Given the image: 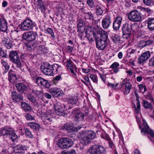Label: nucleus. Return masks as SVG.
<instances>
[{
    "label": "nucleus",
    "instance_id": "f257e3e1",
    "mask_svg": "<svg viewBox=\"0 0 154 154\" xmlns=\"http://www.w3.org/2000/svg\"><path fill=\"white\" fill-rule=\"evenodd\" d=\"M92 34L94 38L95 39L97 48L99 50H103L107 45L108 37L106 34H104L100 38L99 36H97L96 33L93 32Z\"/></svg>",
    "mask_w": 154,
    "mask_h": 154
},
{
    "label": "nucleus",
    "instance_id": "f03ea898",
    "mask_svg": "<svg viewBox=\"0 0 154 154\" xmlns=\"http://www.w3.org/2000/svg\"><path fill=\"white\" fill-rule=\"evenodd\" d=\"M89 154H105L106 152L105 148L99 144L91 145L88 150Z\"/></svg>",
    "mask_w": 154,
    "mask_h": 154
},
{
    "label": "nucleus",
    "instance_id": "7ed1b4c3",
    "mask_svg": "<svg viewBox=\"0 0 154 154\" xmlns=\"http://www.w3.org/2000/svg\"><path fill=\"white\" fill-rule=\"evenodd\" d=\"M128 16L129 20L132 22H140L141 20V14L137 10L132 11L128 14Z\"/></svg>",
    "mask_w": 154,
    "mask_h": 154
},
{
    "label": "nucleus",
    "instance_id": "20e7f679",
    "mask_svg": "<svg viewBox=\"0 0 154 154\" xmlns=\"http://www.w3.org/2000/svg\"><path fill=\"white\" fill-rule=\"evenodd\" d=\"M33 26L32 21L29 19H26L21 23L20 29L23 31L31 30Z\"/></svg>",
    "mask_w": 154,
    "mask_h": 154
},
{
    "label": "nucleus",
    "instance_id": "39448f33",
    "mask_svg": "<svg viewBox=\"0 0 154 154\" xmlns=\"http://www.w3.org/2000/svg\"><path fill=\"white\" fill-rule=\"evenodd\" d=\"M9 57L10 60L16 64L17 67H20L21 63L18 53L16 51H12L10 52Z\"/></svg>",
    "mask_w": 154,
    "mask_h": 154
},
{
    "label": "nucleus",
    "instance_id": "423d86ee",
    "mask_svg": "<svg viewBox=\"0 0 154 154\" xmlns=\"http://www.w3.org/2000/svg\"><path fill=\"white\" fill-rule=\"evenodd\" d=\"M77 137L83 145H86L89 144L92 139L95 138L96 135H78Z\"/></svg>",
    "mask_w": 154,
    "mask_h": 154
},
{
    "label": "nucleus",
    "instance_id": "0eeeda50",
    "mask_svg": "<svg viewBox=\"0 0 154 154\" xmlns=\"http://www.w3.org/2000/svg\"><path fill=\"white\" fill-rule=\"evenodd\" d=\"M52 66L51 65L47 64L44 66H41V69L45 74L48 75H52L53 74V69Z\"/></svg>",
    "mask_w": 154,
    "mask_h": 154
},
{
    "label": "nucleus",
    "instance_id": "6e6552de",
    "mask_svg": "<svg viewBox=\"0 0 154 154\" xmlns=\"http://www.w3.org/2000/svg\"><path fill=\"white\" fill-rule=\"evenodd\" d=\"M35 82L38 85L45 88H48L50 85L48 81L41 77H37Z\"/></svg>",
    "mask_w": 154,
    "mask_h": 154
},
{
    "label": "nucleus",
    "instance_id": "1a4fd4ad",
    "mask_svg": "<svg viewBox=\"0 0 154 154\" xmlns=\"http://www.w3.org/2000/svg\"><path fill=\"white\" fill-rule=\"evenodd\" d=\"M37 34L32 31H29L24 33L22 35L23 38L28 41L34 40L36 38Z\"/></svg>",
    "mask_w": 154,
    "mask_h": 154
},
{
    "label": "nucleus",
    "instance_id": "9d476101",
    "mask_svg": "<svg viewBox=\"0 0 154 154\" xmlns=\"http://www.w3.org/2000/svg\"><path fill=\"white\" fill-rule=\"evenodd\" d=\"M0 134L2 135H15L13 128L8 126L3 127L0 129Z\"/></svg>",
    "mask_w": 154,
    "mask_h": 154
},
{
    "label": "nucleus",
    "instance_id": "9b49d317",
    "mask_svg": "<svg viewBox=\"0 0 154 154\" xmlns=\"http://www.w3.org/2000/svg\"><path fill=\"white\" fill-rule=\"evenodd\" d=\"M49 92L52 95L56 97L62 96L63 95V91L60 88L52 87L49 90Z\"/></svg>",
    "mask_w": 154,
    "mask_h": 154
},
{
    "label": "nucleus",
    "instance_id": "f8f14e48",
    "mask_svg": "<svg viewBox=\"0 0 154 154\" xmlns=\"http://www.w3.org/2000/svg\"><path fill=\"white\" fill-rule=\"evenodd\" d=\"M150 55L149 51L145 52L138 58V63L140 64H143L145 61L148 59L150 57Z\"/></svg>",
    "mask_w": 154,
    "mask_h": 154
},
{
    "label": "nucleus",
    "instance_id": "ddd939ff",
    "mask_svg": "<svg viewBox=\"0 0 154 154\" xmlns=\"http://www.w3.org/2000/svg\"><path fill=\"white\" fill-rule=\"evenodd\" d=\"M143 128H142L140 125L139 126V128L141 130V132L149 135H154V131L149 128L146 122H143Z\"/></svg>",
    "mask_w": 154,
    "mask_h": 154
},
{
    "label": "nucleus",
    "instance_id": "4468645a",
    "mask_svg": "<svg viewBox=\"0 0 154 154\" xmlns=\"http://www.w3.org/2000/svg\"><path fill=\"white\" fill-rule=\"evenodd\" d=\"M16 87L18 91L21 93L26 94V92L28 90V88L26 84L23 83H19L16 84Z\"/></svg>",
    "mask_w": 154,
    "mask_h": 154
},
{
    "label": "nucleus",
    "instance_id": "2eb2a0df",
    "mask_svg": "<svg viewBox=\"0 0 154 154\" xmlns=\"http://www.w3.org/2000/svg\"><path fill=\"white\" fill-rule=\"evenodd\" d=\"M55 112L56 115L63 116H67V114L65 112L64 109L61 105H57L54 106Z\"/></svg>",
    "mask_w": 154,
    "mask_h": 154
},
{
    "label": "nucleus",
    "instance_id": "dca6fc26",
    "mask_svg": "<svg viewBox=\"0 0 154 154\" xmlns=\"http://www.w3.org/2000/svg\"><path fill=\"white\" fill-rule=\"evenodd\" d=\"M62 129L65 130L69 132H76L78 129L77 128L74 127V125L72 123H67L63 126Z\"/></svg>",
    "mask_w": 154,
    "mask_h": 154
},
{
    "label": "nucleus",
    "instance_id": "f3484780",
    "mask_svg": "<svg viewBox=\"0 0 154 154\" xmlns=\"http://www.w3.org/2000/svg\"><path fill=\"white\" fill-rule=\"evenodd\" d=\"M8 29L7 22L2 16H0V31L6 32Z\"/></svg>",
    "mask_w": 154,
    "mask_h": 154
},
{
    "label": "nucleus",
    "instance_id": "a211bd4d",
    "mask_svg": "<svg viewBox=\"0 0 154 154\" xmlns=\"http://www.w3.org/2000/svg\"><path fill=\"white\" fill-rule=\"evenodd\" d=\"M122 19L120 16H117L113 23V28L115 30H118L122 23Z\"/></svg>",
    "mask_w": 154,
    "mask_h": 154
},
{
    "label": "nucleus",
    "instance_id": "6ab92c4d",
    "mask_svg": "<svg viewBox=\"0 0 154 154\" xmlns=\"http://www.w3.org/2000/svg\"><path fill=\"white\" fill-rule=\"evenodd\" d=\"M65 64L68 70L70 71L74 75H76L74 70L75 69L76 70L77 67L75 65L73 64V62L71 60H68L66 62Z\"/></svg>",
    "mask_w": 154,
    "mask_h": 154
},
{
    "label": "nucleus",
    "instance_id": "aec40b11",
    "mask_svg": "<svg viewBox=\"0 0 154 154\" xmlns=\"http://www.w3.org/2000/svg\"><path fill=\"white\" fill-rule=\"evenodd\" d=\"M11 97L14 101L18 103L23 100V97L22 95L17 93L16 91L11 92Z\"/></svg>",
    "mask_w": 154,
    "mask_h": 154
},
{
    "label": "nucleus",
    "instance_id": "412c9836",
    "mask_svg": "<svg viewBox=\"0 0 154 154\" xmlns=\"http://www.w3.org/2000/svg\"><path fill=\"white\" fill-rule=\"evenodd\" d=\"M111 17L108 16L104 18L102 21V25L103 28L104 29H107L108 28L111 23Z\"/></svg>",
    "mask_w": 154,
    "mask_h": 154
},
{
    "label": "nucleus",
    "instance_id": "4be33fe9",
    "mask_svg": "<svg viewBox=\"0 0 154 154\" xmlns=\"http://www.w3.org/2000/svg\"><path fill=\"white\" fill-rule=\"evenodd\" d=\"M72 113L75 114V119L77 121L83 120L84 115V114L79 112L77 109L75 108L73 109Z\"/></svg>",
    "mask_w": 154,
    "mask_h": 154
},
{
    "label": "nucleus",
    "instance_id": "5701e85b",
    "mask_svg": "<svg viewBox=\"0 0 154 154\" xmlns=\"http://www.w3.org/2000/svg\"><path fill=\"white\" fill-rule=\"evenodd\" d=\"M153 42V41L150 38L146 40H143L139 41L138 45L139 48H143L151 45Z\"/></svg>",
    "mask_w": 154,
    "mask_h": 154
},
{
    "label": "nucleus",
    "instance_id": "b1692460",
    "mask_svg": "<svg viewBox=\"0 0 154 154\" xmlns=\"http://www.w3.org/2000/svg\"><path fill=\"white\" fill-rule=\"evenodd\" d=\"M32 92L39 99H42L43 98L44 93L43 90L39 89L38 87H34L32 89Z\"/></svg>",
    "mask_w": 154,
    "mask_h": 154
},
{
    "label": "nucleus",
    "instance_id": "393cba45",
    "mask_svg": "<svg viewBox=\"0 0 154 154\" xmlns=\"http://www.w3.org/2000/svg\"><path fill=\"white\" fill-rule=\"evenodd\" d=\"M59 147L62 149L67 148V138H62L60 139L58 142Z\"/></svg>",
    "mask_w": 154,
    "mask_h": 154
},
{
    "label": "nucleus",
    "instance_id": "a878e982",
    "mask_svg": "<svg viewBox=\"0 0 154 154\" xmlns=\"http://www.w3.org/2000/svg\"><path fill=\"white\" fill-rule=\"evenodd\" d=\"M8 77L9 82L13 83L16 82L17 79L16 75L11 70L8 72Z\"/></svg>",
    "mask_w": 154,
    "mask_h": 154
},
{
    "label": "nucleus",
    "instance_id": "bb28decb",
    "mask_svg": "<svg viewBox=\"0 0 154 154\" xmlns=\"http://www.w3.org/2000/svg\"><path fill=\"white\" fill-rule=\"evenodd\" d=\"M131 26L128 23H125L123 25L122 30L123 33H131Z\"/></svg>",
    "mask_w": 154,
    "mask_h": 154
},
{
    "label": "nucleus",
    "instance_id": "cd10ccee",
    "mask_svg": "<svg viewBox=\"0 0 154 154\" xmlns=\"http://www.w3.org/2000/svg\"><path fill=\"white\" fill-rule=\"evenodd\" d=\"M38 5L37 8L41 11L42 13H44L45 11V6L42 0H38Z\"/></svg>",
    "mask_w": 154,
    "mask_h": 154
},
{
    "label": "nucleus",
    "instance_id": "c85d7f7f",
    "mask_svg": "<svg viewBox=\"0 0 154 154\" xmlns=\"http://www.w3.org/2000/svg\"><path fill=\"white\" fill-rule=\"evenodd\" d=\"M26 94L27 99L30 102L33 103H38V102H37L36 97L35 96L30 93H26Z\"/></svg>",
    "mask_w": 154,
    "mask_h": 154
},
{
    "label": "nucleus",
    "instance_id": "c756f323",
    "mask_svg": "<svg viewBox=\"0 0 154 154\" xmlns=\"http://www.w3.org/2000/svg\"><path fill=\"white\" fill-rule=\"evenodd\" d=\"M147 26L150 31H154V18H150L148 20Z\"/></svg>",
    "mask_w": 154,
    "mask_h": 154
},
{
    "label": "nucleus",
    "instance_id": "7c9ffc66",
    "mask_svg": "<svg viewBox=\"0 0 154 154\" xmlns=\"http://www.w3.org/2000/svg\"><path fill=\"white\" fill-rule=\"evenodd\" d=\"M95 11L97 15H102L103 13V10L102 5L100 4L97 5L96 6Z\"/></svg>",
    "mask_w": 154,
    "mask_h": 154
},
{
    "label": "nucleus",
    "instance_id": "2f4dec72",
    "mask_svg": "<svg viewBox=\"0 0 154 154\" xmlns=\"http://www.w3.org/2000/svg\"><path fill=\"white\" fill-rule=\"evenodd\" d=\"M111 38L112 42L115 44L119 43L121 41L120 37L118 34H114L111 37Z\"/></svg>",
    "mask_w": 154,
    "mask_h": 154
},
{
    "label": "nucleus",
    "instance_id": "473e14b6",
    "mask_svg": "<svg viewBox=\"0 0 154 154\" xmlns=\"http://www.w3.org/2000/svg\"><path fill=\"white\" fill-rule=\"evenodd\" d=\"M78 31L82 33L84 31V29H82V28L83 27V20L82 19H79L78 20Z\"/></svg>",
    "mask_w": 154,
    "mask_h": 154
},
{
    "label": "nucleus",
    "instance_id": "72a5a7b5",
    "mask_svg": "<svg viewBox=\"0 0 154 154\" xmlns=\"http://www.w3.org/2000/svg\"><path fill=\"white\" fill-rule=\"evenodd\" d=\"M132 84L130 82H127L125 84V90L124 93V94H128L132 87Z\"/></svg>",
    "mask_w": 154,
    "mask_h": 154
},
{
    "label": "nucleus",
    "instance_id": "f704fd0d",
    "mask_svg": "<svg viewBox=\"0 0 154 154\" xmlns=\"http://www.w3.org/2000/svg\"><path fill=\"white\" fill-rule=\"evenodd\" d=\"M21 107L26 112L30 110L31 107L29 105L24 102H22L21 103Z\"/></svg>",
    "mask_w": 154,
    "mask_h": 154
},
{
    "label": "nucleus",
    "instance_id": "c9c22d12",
    "mask_svg": "<svg viewBox=\"0 0 154 154\" xmlns=\"http://www.w3.org/2000/svg\"><path fill=\"white\" fill-rule=\"evenodd\" d=\"M28 125L33 129H38L40 126L39 124L35 122H30L27 123Z\"/></svg>",
    "mask_w": 154,
    "mask_h": 154
},
{
    "label": "nucleus",
    "instance_id": "e433bc0d",
    "mask_svg": "<svg viewBox=\"0 0 154 154\" xmlns=\"http://www.w3.org/2000/svg\"><path fill=\"white\" fill-rule=\"evenodd\" d=\"M143 104L144 107L146 109H152L153 106L151 103H148V101L146 100L143 101Z\"/></svg>",
    "mask_w": 154,
    "mask_h": 154
},
{
    "label": "nucleus",
    "instance_id": "4c0bfd02",
    "mask_svg": "<svg viewBox=\"0 0 154 154\" xmlns=\"http://www.w3.org/2000/svg\"><path fill=\"white\" fill-rule=\"evenodd\" d=\"M43 121L44 122L45 124H51V122H52V120L51 117L47 116H43L42 118Z\"/></svg>",
    "mask_w": 154,
    "mask_h": 154
},
{
    "label": "nucleus",
    "instance_id": "58836bf2",
    "mask_svg": "<svg viewBox=\"0 0 154 154\" xmlns=\"http://www.w3.org/2000/svg\"><path fill=\"white\" fill-rule=\"evenodd\" d=\"M85 66H86L87 67H88V65L86 63H84L81 65L82 71L85 73H88L90 71V69L88 68H85Z\"/></svg>",
    "mask_w": 154,
    "mask_h": 154
},
{
    "label": "nucleus",
    "instance_id": "ea45409f",
    "mask_svg": "<svg viewBox=\"0 0 154 154\" xmlns=\"http://www.w3.org/2000/svg\"><path fill=\"white\" fill-rule=\"evenodd\" d=\"M38 51L39 54H44L48 52V50L44 46L39 45L38 49Z\"/></svg>",
    "mask_w": 154,
    "mask_h": 154
},
{
    "label": "nucleus",
    "instance_id": "a19ab883",
    "mask_svg": "<svg viewBox=\"0 0 154 154\" xmlns=\"http://www.w3.org/2000/svg\"><path fill=\"white\" fill-rule=\"evenodd\" d=\"M95 32H94V33H96V35H97V36H98V35H100V38L101 37V36L104 35L103 34L104 32V31L101 28H98L96 29L95 30Z\"/></svg>",
    "mask_w": 154,
    "mask_h": 154
},
{
    "label": "nucleus",
    "instance_id": "79ce46f5",
    "mask_svg": "<svg viewBox=\"0 0 154 154\" xmlns=\"http://www.w3.org/2000/svg\"><path fill=\"white\" fill-rule=\"evenodd\" d=\"M85 17L86 19L93 20L94 17L93 14L91 12H88L85 13Z\"/></svg>",
    "mask_w": 154,
    "mask_h": 154
},
{
    "label": "nucleus",
    "instance_id": "37998d69",
    "mask_svg": "<svg viewBox=\"0 0 154 154\" xmlns=\"http://www.w3.org/2000/svg\"><path fill=\"white\" fill-rule=\"evenodd\" d=\"M138 86L139 89L142 93H143L147 91V89L145 85L143 84H140L138 85Z\"/></svg>",
    "mask_w": 154,
    "mask_h": 154
},
{
    "label": "nucleus",
    "instance_id": "c03bdc74",
    "mask_svg": "<svg viewBox=\"0 0 154 154\" xmlns=\"http://www.w3.org/2000/svg\"><path fill=\"white\" fill-rule=\"evenodd\" d=\"M26 49L29 51H32L35 48V44H28L26 45Z\"/></svg>",
    "mask_w": 154,
    "mask_h": 154
},
{
    "label": "nucleus",
    "instance_id": "a18cd8bd",
    "mask_svg": "<svg viewBox=\"0 0 154 154\" xmlns=\"http://www.w3.org/2000/svg\"><path fill=\"white\" fill-rule=\"evenodd\" d=\"M11 37L13 39H15L16 38L18 37V31L15 30L12 31L11 33Z\"/></svg>",
    "mask_w": 154,
    "mask_h": 154
},
{
    "label": "nucleus",
    "instance_id": "49530a36",
    "mask_svg": "<svg viewBox=\"0 0 154 154\" xmlns=\"http://www.w3.org/2000/svg\"><path fill=\"white\" fill-rule=\"evenodd\" d=\"M1 63L4 67L5 69L9 70L10 66L6 61L2 60H1Z\"/></svg>",
    "mask_w": 154,
    "mask_h": 154
},
{
    "label": "nucleus",
    "instance_id": "de8ad7c7",
    "mask_svg": "<svg viewBox=\"0 0 154 154\" xmlns=\"http://www.w3.org/2000/svg\"><path fill=\"white\" fill-rule=\"evenodd\" d=\"M62 154H76L75 150L74 149H71L67 151H63L61 152Z\"/></svg>",
    "mask_w": 154,
    "mask_h": 154
},
{
    "label": "nucleus",
    "instance_id": "09e8293b",
    "mask_svg": "<svg viewBox=\"0 0 154 154\" xmlns=\"http://www.w3.org/2000/svg\"><path fill=\"white\" fill-rule=\"evenodd\" d=\"M144 96L146 99L150 100L152 102L153 101V97L151 96V94L150 93L148 92Z\"/></svg>",
    "mask_w": 154,
    "mask_h": 154
},
{
    "label": "nucleus",
    "instance_id": "8fccbe9b",
    "mask_svg": "<svg viewBox=\"0 0 154 154\" xmlns=\"http://www.w3.org/2000/svg\"><path fill=\"white\" fill-rule=\"evenodd\" d=\"M77 98L72 97L68 98V102L69 103L74 104L77 102Z\"/></svg>",
    "mask_w": 154,
    "mask_h": 154
},
{
    "label": "nucleus",
    "instance_id": "3c124183",
    "mask_svg": "<svg viewBox=\"0 0 154 154\" xmlns=\"http://www.w3.org/2000/svg\"><path fill=\"white\" fill-rule=\"evenodd\" d=\"M143 2L144 4L147 6L151 5L153 3L152 0H143Z\"/></svg>",
    "mask_w": 154,
    "mask_h": 154
},
{
    "label": "nucleus",
    "instance_id": "603ef678",
    "mask_svg": "<svg viewBox=\"0 0 154 154\" xmlns=\"http://www.w3.org/2000/svg\"><path fill=\"white\" fill-rule=\"evenodd\" d=\"M140 103L139 100H138L137 101V107L135 106V109L136 110V112L137 113H138L140 111Z\"/></svg>",
    "mask_w": 154,
    "mask_h": 154
},
{
    "label": "nucleus",
    "instance_id": "864d4df0",
    "mask_svg": "<svg viewBox=\"0 0 154 154\" xmlns=\"http://www.w3.org/2000/svg\"><path fill=\"white\" fill-rule=\"evenodd\" d=\"M67 148H69L72 146L73 144V142L71 139L70 138H67Z\"/></svg>",
    "mask_w": 154,
    "mask_h": 154
},
{
    "label": "nucleus",
    "instance_id": "5fc2aeb1",
    "mask_svg": "<svg viewBox=\"0 0 154 154\" xmlns=\"http://www.w3.org/2000/svg\"><path fill=\"white\" fill-rule=\"evenodd\" d=\"M20 67V68L21 70L23 71L26 72L27 70L29 71V69L28 68V66L25 64H23L22 65L21 64V65Z\"/></svg>",
    "mask_w": 154,
    "mask_h": 154
},
{
    "label": "nucleus",
    "instance_id": "6e6d98bb",
    "mask_svg": "<svg viewBox=\"0 0 154 154\" xmlns=\"http://www.w3.org/2000/svg\"><path fill=\"white\" fill-rule=\"evenodd\" d=\"M131 35V33H123L122 37L123 38L125 39L126 40H129L130 38Z\"/></svg>",
    "mask_w": 154,
    "mask_h": 154
},
{
    "label": "nucleus",
    "instance_id": "4d7b16f0",
    "mask_svg": "<svg viewBox=\"0 0 154 154\" xmlns=\"http://www.w3.org/2000/svg\"><path fill=\"white\" fill-rule=\"evenodd\" d=\"M148 65L149 67H154V57L149 60Z\"/></svg>",
    "mask_w": 154,
    "mask_h": 154
},
{
    "label": "nucleus",
    "instance_id": "13d9d810",
    "mask_svg": "<svg viewBox=\"0 0 154 154\" xmlns=\"http://www.w3.org/2000/svg\"><path fill=\"white\" fill-rule=\"evenodd\" d=\"M52 66H53V71H54V72H57L59 68H61L60 66L59 65L56 64L52 65Z\"/></svg>",
    "mask_w": 154,
    "mask_h": 154
},
{
    "label": "nucleus",
    "instance_id": "bf43d9fd",
    "mask_svg": "<svg viewBox=\"0 0 154 154\" xmlns=\"http://www.w3.org/2000/svg\"><path fill=\"white\" fill-rule=\"evenodd\" d=\"M0 56L5 58L7 56L6 53L3 50L2 48H0Z\"/></svg>",
    "mask_w": 154,
    "mask_h": 154
},
{
    "label": "nucleus",
    "instance_id": "052dcab7",
    "mask_svg": "<svg viewBox=\"0 0 154 154\" xmlns=\"http://www.w3.org/2000/svg\"><path fill=\"white\" fill-rule=\"evenodd\" d=\"M45 30L48 33L51 35V37L53 38L54 37V33L51 29V28H47Z\"/></svg>",
    "mask_w": 154,
    "mask_h": 154
},
{
    "label": "nucleus",
    "instance_id": "680f3d73",
    "mask_svg": "<svg viewBox=\"0 0 154 154\" xmlns=\"http://www.w3.org/2000/svg\"><path fill=\"white\" fill-rule=\"evenodd\" d=\"M90 78L94 82L97 83L98 81L97 77L95 75L93 74L91 75Z\"/></svg>",
    "mask_w": 154,
    "mask_h": 154
},
{
    "label": "nucleus",
    "instance_id": "e2e57ef3",
    "mask_svg": "<svg viewBox=\"0 0 154 154\" xmlns=\"http://www.w3.org/2000/svg\"><path fill=\"white\" fill-rule=\"evenodd\" d=\"M140 9L141 11L145 12L147 13L150 12L151 11V10L148 8H145L142 7H140Z\"/></svg>",
    "mask_w": 154,
    "mask_h": 154
},
{
    "label": "nucleus",
    "instance_id": "0e129e2a",
    "mask_svg": "<svg viewBox=\"0 0 154 154\" xmlns=\"http://www.w3.org/2000/svg\"><path fill=\"white\" fill-rule=\"evenodd\" d=\"M93 132L91 131H82L80 135H93Z\"/></svg>",
    "mask_w": 154,
    "mask_h": 154
},
{
    "label": "nucleus",
    "instance_id": "69168bd1",
    "mask_svg": "<svg viewBox=\"0 0 154 154\" xmlns=\"http://www.w3.org/2000/svg\"><path fill=\"white\" fill-rule=\"evenodd\" d=\"M87 3L90 8H92L94 7V3L93 0H88Z\"/></svg>",
    "mask_w": 154,
    "mask_h": 154
},
{
    "label": "nucleus",
    "instance_id": "338daca9",
    "mask_svg": "<svg viewBox=\"0 0 154 154\" xmlns=\"http://www.w3.org/2000/svg\"><path fill=\"white\" fill-rule=\"evenodd\" d=\"M119 66V64L117 62H115L111 65L110 67L112 69L117 68Z\"/></svg>",
    "mask_w": 154,
    "mask_h": 154
},
{
    "label": "nucleus",
    "instance_id": "774afa93",
    "mask_svg": "<svg viewBox=\"0 0 154 154\" xmlns=\"http://www.w3.org/2000/svg\"><path fill=\"white\" fill-rule=\"evenodd\" d=\"M26 118L27 120H32L34 119V117L29 114H27L26 115Z\"/></svg>",
    "mask_w": 154,
    "mask_h": 154
}]
</instances>
